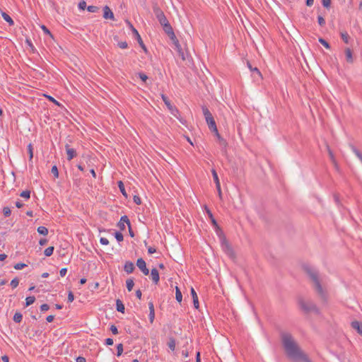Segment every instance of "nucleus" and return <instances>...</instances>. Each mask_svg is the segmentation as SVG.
I'll return each mask as SVG.
<instances>
[{
  "instance_id": "f257e3e1",
  "label": "nucleus",
  "mask_w": 362,
  "mask_h": 362,
  "mask_svg": "<svg viewBox=\"0 0 362 362\" xmlns=\"http://www.w3.org/2000/svg\"><path fill=\"white\" fill-rule=\"evenodd\" d=\"M281 339L283 346L288 357L293 359H301L305 362H311L307 356L301 351L290 333H281Z\"/></svg>"
},
{
  "instance_id": "f03ea898",
  "label": "nucleus",
  "mask_w": 362,
  "mask_h": 362,
  "mask_svg": "<svg viewBox=\"0 0 362 362\" xmlns=\"http://www.w3.org/2000/svg\"><path fill=\"white\" fill-rule=\"evenodd\" d=\"M303 269L312 281L314 289L319 298L323 303H327L328 300V293L320 283L318 272L308 264H304Z\"/></svg>"
},
{
  "instance_id": "7ed1b4c3",
  "label": "nucleus",
  "mask_w": 362,
  "mask_h": 362,
  "mask_svg": "<svg viewBox=\"0 0 362 362\" xmlns=\"http://www.w3.org/2000/svg\"><path fill=\"white\" fill-rule=\"evenodd\" d=\"M153 11L157 20L163 27V31L168 35L170 39L174 38L175 33L163 11L157 6H153Z\"/></svg>"
},
{
  "instance_id": "20e7f679",
  "label": "nucleus",
  "mask_w": 362,
  "mask_h": 362,
  "mask_svg": "<svg viewBox=\"0 0 362 362\" xmlns=\"http://www.w3.org/2000/svg\"><path fill=\"white\" fill-rule=\"evenodd\" d=\"M298 304L300 309L306 314L309 313H314L317 315L320 314V309L312 301H305L301 298L298 300Z\"/></svg>"
},
{
  "instance_id": "39448f33",
  "label": "nucleus",
  "mask_w": 362,
  "mask_h": 362,
  "mask_svg": "<svg viewBox=\"0 0 362 362\" xmlns=\"http://www.w3.org/2000/svg\"><path fill=\"white\" fill-rule=\"evenodd\" d=\"M221 247L223 250V252L231 259L235 258V253L227 240L225 235H223V240L221 242Z\"/></svg>"
},
{
  "instance_id": "423d86ee",
  "label": "nucleus",
  "mask_w": 362,
  "mask_h": 362,
  "mask_svg": "<svg viewBox=\"0 0 362 362\" xmlns=\"http://www.w3.org/2000/svg\"><path fill=\"white\" fill-rule=\"evenodd\" d=\"M161 98L165 103V105L167 106L168 110L170 112V113L175 117L176 118L179 119V110L177 108L171 104L170 99L168 96H166L165 94H161Z\"/></svg>"
},
{
  "instance_id": "0eeeda50",
  "label": "nucleus",
  "mask_w": 362,
  "mask_h": 362,
  "mask_svg": "<svg viewBox=\"0 0 362 362\" xmlns=\"http://www.w3.org/2000/svg\"><path fill=\"white\" fill-rule=\"evenodd\" d=\"M170 40L173 42V44L175 45V49L177 52L179 57H180L182 60L185 61L186 59L187 54L183 51L176 36L175 35V37Z\"/></svg>"
},
{
  "instance_id": "6e6552de",
  "label": "nucleus",
  "mask_w": 362,
  "mask_h": 362,
  "mask_svg": "<svg viewBox=\"0 0 362 362\" xmlns=\"http://www.w3.org/2000/svg\"><path fill=\"white\" fill-rule=\"evenodd\" d=\"M136 266L140 269L144 275H148L149 274V270L146 267V262L142 258L137 259Z\"/></svg>"
},
{
  "instance_id": "1a4fd4ad",
  "label": "nucleus",
  "mask_w": 362,
  "mask_h": 362,
  "mask_svg": "<svg viewBox=\"0 0 362 362\" xmlns=\"http://www.w3.org/2000/svg\"><path fill=\"white\" fill-rule=\"evenodd\" d=\"M204 209H205L206 212L208 214V216H209V218H210V220L211 221L212 225L214 226L215 228L218 229L222 233V230L219 227V226H218L217 221H216V219L214 218V217L213 216V214L211 213V210L206 206H204Z\"/></svg>"
},
{
  "instance_id": "9d476101",
  "label": "nucleus",
  "mask_w": 362,
  "mask_h": 362,
  "mask_svg": "<svg viewBox=\"0 0 362 362\" xmlns=\"http://www.w3.org/2000/svg\"><path fill=\"white\" fill-rule=\"evenodd\" d=\"M351 327L357 331V332L362 336V322H360L357 320L352 321L351 323Z\"/></svg>"
},
{
  "instance_id": "9b49d317",
  "label": "nucleus",
  "mask_w": 362,
  "mask_h": 362,
  "mask_svg": "<svg viewBox=\"0 0 362 362\" xmlns=\"http://www.w3.org/2000/svg\"><path fill=\"white\" fill-rule=\"evenodd\" d=\"M206 122L209 126V129L213 132H217V127H216V122L214 119V117H209V119H206Z\"/></svg>"
},
{
  "instance_id": "f8f14e48",
  "label": "nucleus",
  "mask_w": 362,
  "mask_h": 362,
  "mask_svg": "<svg viewBox=\"0 0 362 362\" xmlns=\"http://www.w3.org/2000/svg\"><path fill=\"white\" fill-rule=\"evenodd\" d=\"M65 147H66V153H67V159L69 160H71L76 156V151H75V149L70 148L69 144H66Z\"/></svg>"
},
{
  "instance_id": "ddd939ff",
  "label": "nucleus",
  "mask_w": 362,
  "mask_h": 362,
  "mask_svg": "<svg viewBox=\"0 0 362 362\" xmlns=\"http://www.w3.org/2000/svg\"><path fill=\"white\" fill-rule=\"evenodd\" d=\"M148 308H149V321L152 324L155 319V310H154V305L153 302L148 303Z\"/></svg>"
},
{
  "instance_id": "4468645a",
  "label": "nucleus",
  "mask_w": 362,
  "mask_h": 362,
  "mask_svg": "<svg viewBox=\"0 0 362 362\" xmlns=\"http://www.w3.org/2000/svg\"><path fill=\"white\" fill-rule=\"evenodd\" d=\"M103 10H104V12H103V17H104V18H105V19H114V14H113L112 11L110 10V8L107 6H105L104 7Z\"/></svg>"
},
{
  "instance_id": "2eb2a0df",
  "label": "nucleus",
  "mask_w": 362,
  "mask_h": 362,
  "mask_svg": "<svg viewBox=\"0 0 362 362\" xmlns=\"http://www.w3.org/2000/svg\"><path fill=\"white\" fill-rule=\"evenodd\" d=\"M134 269H135L134 264L132 262L127 261L125 262L124 266V270L127 274L132 273L134 272Z\"/></svg>"
},
{
  "instance_id": "dca6fc26",
  "label": "nucleus",
  "mask_w": 362,
  "mask_h": 362,
  "mask_svg": "<svg viewBox=\"0 0 362 362\" xmlns=\"http://www.w3.org/2000/svg\"><path fill=\"white\" fill-rule=\"evenodd\" d=\"M346 60L348 63L352 64L354 62L352 51L350 48L347 47L344 50Z\"/></svg>"
},
{
  "instance_id": "f3484780",
  "label": "nucleus",
  "mask_w": 362,
  "mask_h": 362,
  "mask_svg": "<svg viewBox=\"0 0 362 362\" xmlns=\"http://www.w3.org/2000/svg\"><path fill=\"white\" fill-rule=\"evenodd\" d=\"M151 275L152 281H153V283L155 284H158V283L159 281L158 271L156 268L152 269L151 272Z\"/></svg>"
},
{
  "instance_id": "a211bd4d",
  "label": "nucleus",
  "mask_w": 362,
  "mask_h": 362,
  "mask_svg": "<svg viewBox=\"0 0 362 362\" xmlns=\"http://www.w3.org/2000/svg\"><path fill=\"white\" fill-rule=\"evenodd\" d=\"M213 132L215 134L216 136L217 137L219 144L221 146L226 148L227 146V145H228V143H227L226 140L225 139H223L220 135V134L218 133V130H217V132Z\"/></svg>"
},
{
  "instance_id": "6ab92c4d",
  "label": "nucleus",
  "mask_w": 362,
  "mask_h": 362,
  "mask_svg": "<svg viewBox=\"0 0 362 362\" xmlns=\"http://www.w3.org/2000/svg\"><path fill=\"white\" fill-rule=\"evenodd\" d=\"M191 295L193 299L194 306L197 309L199 308V300L197 294L193 288H191Z\"/></svg>"
},
{
  "instance_id": "aec40b11",
  "label": "nucleus",
  "mask_w": 362,
  "mask_h": 362,
  "mask_svg": "<svg viewBox=\"0 0 362 362\" xmlns=\"http://www.w3.org/2000/svg\"><path fill=\"white\" fill-rule=\"evenodd\" d=\"M116 309L118 312L124 313L125 310L124 305L119 299L116 300Z\"/></svg>"
},
{
  "instance_id": "412c9836",
  "label": "nucleus",
  "mask_w": 362,
  "mask_h": 362,
  "mask_svg": "<svg viewBox=\"0 0 362 362\" xmlns=\"http://www.w3.org/2000/svg\"><path fill=\"white\" fill-rule=\"evenodd\" d=\"M167 345L168 346V348L171 350V351H175V346H176V340L174 337H169V339H168V341L167 343Z\"/></svg>"
},
{
  "instance_id": "4be33fe9",
  "label": "nucleus",
  "mask_w": 362,
  "mask_h": 362,
  "mask_svg": "<svg viewBox=\"0 0 362 362\" xmlns=\"http://www.w3.org/2000/svg\"><path fill=\"white\" fill-rule=\"evenodd\" d=\"M1 16H2L3 18L9 24V25H14L13 20L11 18V17L8 14H7L5 12H1Z\"/></svg>"
},
{
  "instance_id": "5701e85b",
  "label": "nucleus",
  "mask_w": 362,
  "mask_h": 362,
  "mask_svg": "<svg viewBox=\"0 0 362 362\" xmlns=\"http://www.w3.org/2000/svg\"><path fill=\"white\" fill-rule=\"evenodd\" d=\"M117 185H118V187L121 192V193L122 194V195L125 197V198H127V194L126 192V190H125V187H124V185L122 181H119L117 182Z\"/></svg>"
},
{
  "instance_id": "b1692460",
  "label": "nucleus",
  "mask_w": 362,
  "mask_h": 362,
  "mask_svg": "<svg viewBox=\"0 0 362 362\" xmlns=\"http://www.w3.org/2000/svg\"><path fill=\"white\" fill-rule=\"evenodd\" d=\"M351 149L352 150V151L354 153V154L356 156V157L361 160V162L362 163V153H361V151L356 148V147H355L354 146L351 145Z\"/></svg>"
},
{
  "instance_id": "393cba45",
  "label": "nucleus",
  "mask_w": 362,
  "mask_h": 362,
  "mask_svg": "<svg viewBox=\"0 0 362 362\" xmlns=\"http://www.w3.org/2000/svg\"><path fill=\"white\" fill-rule=\"evenodd\" d=\"M202 112L204 115L205 119H209V117H213L212 114L206 106L202 107Z\"/></svg>"
},
{
  "instance_id": "a878e982",
  "label": "nucleus",
  "mask_w": 362,
  "mask_h": 362,
  "mask_svg": "<svg viewBox=\"0 0 362 362\" xmlns=\"http://www.w3.org/2000/svg\"><path fill=\"white\" fill-rule=\"evenodd\" d=\"M175 298L177 301L179 303H181L182 300V295L181 291L177 286H176L175 288Z\"/></svg>"
},
{
  "instance_id": "bb28decb",
  "label": "nucleus",
  "mask_w": 362,
  "mask_h": 362,
  "mask_svg": "<svg viewBox=\"0 0 362 362\" xmlns=\"http://www.w3.org/2000/svg\"><path fill=\"white\" fill-rule=\"evenodd\" d=\"M134 286V282L132 279H128L126 281V286H127L128 291H131L133 289Z\"/></svg>"
},
{
  "instance_id": "cd10ccee",
  "label": "nucleus",
  "mask_w": 362,
  "mask_h": 362,
  "mask_svg": "<svg viewBox=\"0 0 362 362\" xmlns=\"http://www.w3.org/2000/svg\"><path fill=\"white\" fill-rule=\"evenodd\" d=\"M340 35H341L342 40L344 42V43H346V44L349 43L350 37L346 32H341Z\"/></svg>"
},
{
  "instance_id": "c85d7f7f",
  "label": "nucleus",
  "mask_w": 362,
  "mask_h": 362,
  "mask_svg": "<svg viewBox=\"0 0 362 362\" xmlns=\"http://www.w3.org/2000/svg\"><path fill=\"white\" fill-rule=\"evenodd\" d=\"M22 320L23 315L19 312H16L13 316V321L16 323H20L22 321Z\"/></svg>"
},
{
  "instance_id": "c756f323",
  "label": "nucleus",
  "mask_w": 362,
  "mask_h": 362,
  "mask_svg": "<svg viewBox=\"0 0 362 362\" xmlns=\"http://www.w3.org/2000/svg\"><path fill=\"white\" fill-rule=\"evenodd\" d=\"M326 147H327V151H328V154H329V158L330 160H332V162L333 163H336V160H335V158H334V153L332 152V151L331 150L328 144H326Z\"/></svg>"
},
{
  "instance_id": "7c9ffc66",
  "label": "nucleus",
  "mask_w": 362,
  "mask_h": 362,
  "mask_svg": "<svg viewBox=\"0 0 362 362\" xmlns=\"http://www.w3.org/2000/svg\"><path fill=\"white\" fill-rule=\"evenodd\" d=\"M42 95L45 98H47L49 101L52 102L55 105H57L59 107H64L63 105L61 103H59L57 100H56L53 97L46 95V94H42Z\"/></svg>"
},
{
  "instance_id": "2f4dec72",
  "label": "nucleus",
  "mask_w": 362,
  "mask_h": 362,
  "mask_svg": "<svg viewBox=\"0 0 362 362\" xmlns=\"http://www.w3.org/2000/svg\"><path fill=\"white\" fill-rule=\"evenodd\" d=\"M35 301V296H28L25 298V307H28Z\"/></svg>"
},
{
  "instance_id": "473e14b6",
  "label": "nucleus",
  "mask_w": 362,
  "mask_h": 362,
  "mask_svg": "<svg viewBox=\"0 0 362 362\" xmlns=\"http://www.w3.org/2000/svg\"><path fill=\"white\" fill-rule=\"evenodd\" d=\"M37 230L40 235H47L48 234V229L45 226H39Z\"/></svg>"
},
{
  "instance_id": "72a5a7b5",
  "label": "nucleus",
  "mask_w": 362,
  "mask_h": 362,
  "mask_svg": "<svg viewBox=\"0 0 362 362\" xmlns=\"http://www.w3.org/2000/svg\"><path fill=\"white\" fill-rule=\"evenodd\" d=\"M54 247L53 246L48 247L44 251V254L47 257H49L53 254Z\"/></svg>"
},
{
  "instance_id": "f704fd0d",
  "label": "nucleus",
  "mask_w": 362,
  "mask_h": 362,
  "mask_svg": "<svg viewBox=\"0 0 362 362\" xmlns=\"http://www.w3.org/2000/svg\"><path fill=\"white\" fill-rule=\"evenodd\" d=\"M136 76L144 83H146L147 80L148 79L147 75L143 72L138 73Z\"/></svg>"
},
{
  "instance_id": "c9c22d12",
  "label": "nucleus",
  "mask_w": 362,
  "mask_h": 362,
  "mask_svg": "<svg viewBox=\"0 0 362 362\" xmlns=\"http://www.w3.org/2000/svg\"><path fill=\"white\" fill-rule=\"evenodd\" d=\"M28 152L29 154V160L32 161V159L33 158V148L31 144H29L28 146Z\"/></svg>"
},
{
  "instance_id": "e433bc0d",
  "label": "nucleus",
  "mask_w": 362,
  "mask_h": 362,
  "mask_svg": "<svg viewBox=\"0 0 362 362\" xmlns=\"http://www.w3.org/2000/svg\"><path fill=\"white\" fill-rule=\"evenodd\" d=\"M115 238L118 242H122L124 240V236L122 233L119 231H116L115 233Z\"/></svg>"
},
{
  "instance_id": "4c0bfd02",
  "label": "nucleus",
  "mask_w": 362,
  "mask_h": 362,
  "mask_svg": "<svg viewBox=\"0 0 362 362\" xmlns=\"http://www.w3.org/2000/svg\"><path fill=\"white\" fill-rule=\"evenodd\" d=\"M124 349H123V344H118L117 345V356H120L123 353Z\"/></svg>"
},
{
  "instance_id": "58836bf2",
  "label": "nucleus",
  "mask_w": 362,
  "mask_h": 362,
  "mask_svg": "<svg viewBox=\"0 0 362 362\" xmlns=\"http://www.w3.org/2000/svg\"><path fill=\"white\" fill-rule=\"evenodd\" d=\"M20 196L23 198H25L26 199H30V190H25V191H23L21 194H20Z\"/></svg>"
},
{
  "instance_id": "ea45409f",
  "label": "nucleus",
  "mask_w": 362,
  "mask_h": 362,
  "mask_svg": "<svg viewBox=\"0 0 362 362\" xmlns=\"http://www.w3.org/2000/svg\"><path fill=\"white\" fill-rule=\"evenodd\" d=\"M3 214H4V216L5 217H8V216H11V211L10 208H9V207H8V206H4V207L3 208Z\"/></svg>"
},
{
  "instance_id": "a19ab883",
  "label": "nucleus",
  "mask_w": 362,
  "mask_h": 362,
  "mask_svg": "<svg viewBox=\"0 0 362 362\" xmlns=\"http://www.w3.org/2000/svg\"><path fill=\"white\" fill-rule=\"evenodd\" d=\"M19 284V279L16 277L13 279L11 280L10 285L13 288H16Z\"/></svg>"
},
{
  "instance_id": "79ce46f5",
  "label": "nucleus",
  "mask_w": 362,
  "mask_h": 362,
  "mask_svg": "<svg viewBox=\"0 0 362 362\" xmlns=\"http://www.w3.org/2000/svg\"><path fill=\"white\" fill-rule=\"evenodd\" d=\"M318 41H319V42L320 44H322L327 49H329L330 48L329 44L325 39H323L322 37H320Z\"/></svg>"
},
{
  "instance_id": "37998d69",
  "label": "nucleus",
  "mask_w": 362,
  "mask_h": 362,
  "mask_svg": "<svg viewBox=\"0 0 362 362\" xmlns=\"http://www.w3.org/2000/svg\"><path fill=\"white\" fill-rule=\"evenodd\" d=\"M120 221H122V223H127V226L131 225L130 221L127 216L124 215L120 218Z\"/></svg>"
},
{
  "instance_id": "c03bdc74",
  "label": "nucleus",
  "mask_w": 362,
  "mask_h": 362,
  "mask_svg": "<svg viewBox=\"0 0 362 362\" xmlns=\"http://www.w3.org/2000/svg\"><path fill=\"white\" fill-rule=\"evenodd\" d=\"M27 265L24 263H17L14 265V269H16V270H20V269H22L23 268H25Z\"/></svg>"
},
{
  "instance_id": "a18cd8bd",
  "label": "nucleus",
  "mask_w": 362,
  "mask_h": 362,
  "mask_svg": "<svg viewBox=\"0 0 362 362\" xmlns=\"http://www.w3.org/2000/svg\"><path fill=\"white\" fill-rule=\"evenodd\" d=\"M51 172L55 177H59V171H58V168L56 165L52 166V168L51 169Z\"/></svg>"
},
{
  "instance_id": "49530a36",
  "label": "nucleus",
  "mask_w": 362,
  "mask_h": 362,
  "mask_svg": "<svg viewBox=\"0 0 362 362\" xmlns=\"http://www.w3.org/2000/svg\"><path fill=\"white\" fill-rule=\"evenodd\" d=\"M211 173H212L213 178H214L215 183L219 182L218 176V174H217L216 170L212 169Z\"/></svg>"
},
{
  "instance_id": "de8ad7c7",
  "label": "nucleus",
  "mask_w": 362,
  "mask_h": 362,
  "mask_svg": "<svg viewBox=\"0 0 362 362\" xmlns=\"http://www.w3.org/2000/svg\"><path fill=\"white\" fill-rule=\"evenodd\" d=\"M317 22L320 26H324L325 25V20L322 16H317Z\"/></svg>"
},
{
  "instance_id": "09e8293b",
  "label": "nucleus",
  "mask_w": 362,
  "mask_h": 362,
  "mask_svg": "<svg viewBox=\"0 0 362 362\" xmlns=\"http://www.w3.org/2000/svg\"><path fill=\"white\" fill-rule=\"evenodd\" d=\"M322 4L325 8H329L331 5V0H322Z\"/></svg>"
},
{
  "instance_id": "8fccbe9b",
  "label": "nucleus",
  "mask_w": 362,
  "mask_h": 362,
  "mask_svg": "<svg viewBox=\"0 0 362 362\" xmlns=\"http://www.w3.org/2000/svg\"><path fill=\"white\" fill-rule=\"evenodd\" d=\"M248 66H249V68H250V69L251 70L252 72L255 73L259 76H261V73H260L259 70L257 68L255 67V68L252 69L250 64H248Z\"/></svg>"
},
{
  "instance_id": "3c124183",
  "label": "nucleus",
  "mask_w": 362,
  "mask_h": 362,
  "mask_svg": "<svg viewBox=\"0 0 362 362\" xmlns=\"http://www.w3.org/2000/svg\"><path fill=\"white\" fill-rule=\"evenodd\" d=\"M134 202L137 204L140 205L141 204V199L138 195H134L133 197Z\"/></svg>"
},
{
  "instance_id": "603ef678",
  "label": "nucleus",
  "mask_w": 362,
  "mask_h": 362,
  "mask_svg": "<svg viewBox=\"0 0 362 362\" xmlns=\"http://www.w3.org/2000/svg\"><path fill=\"white\" fill-rule=\"evenodd\" d=\"M78 8L80 10H85V8H86V2L85 1H81L79 2L78 4Z\"/></svg>"
},
{
  "instance_id": "864d4df0",
  "label": "nucleus",
  "mask_w": 362,
  "mask_h": 362,
  "mask_svg": "<svg viewBox=\"0 0 362 362\" xmlns=\"http://www.w3.org/2000/svg\"><path fill=\"white\" fill-rule=\"evenodd\" d=\"M117 226L119 228L120 230L123 231L125 230V223H122V221H119L117 224Z\"/></svg>"
},
{
  "instance_id": "5fc2aeb1",
  "label": "nucleus",
  "mask_w": 362,
  "mask_h": 362,
  "mask_svg": "<svg viewBox=\"0 0 362 362\" xmlns=\"http://www.w3.org/2000/svg\"><path fill=\"white\" fill-rule=\"evenodd\" d=\"M41 28L42 29L45 34H47V35H50L51 37H52V35L50 33L49 30L45 25H42Z\"/></svg>"
},
{
  "instance_id": "6e6d98bb",
  "label": "nucleus",
  "mask_w": 362,
  "mask_h": 362,
  "mask_svg": "<svg viewBox=\"0 0 362 362\" xmlns=\"http://www.w3.org/2000/svg\"><path fill=\"white\" fill-rule=\"evenodd\" d=\"M110 330H111V332H112V333L113 334H118L117 327L115 325H112L110 326Z\"/></svg>"
},
{
  "instance_id": "4d7b16f0",
  "label": "nucleus",
  "mask_w": 362,
  "mask_h": 362,
  "mask_svg": "<svg viewBox=\"0 0 362 362\" xmlns=\"http://www.w3.org/2000/svg\"><path fill=\"white\" fill-rule=\"evenodd\" d=\"M68 302L71 303V302H73L74 300V293L73 292L71 291H69V294H68Z\"/></svg>"
},
{
  "instance_id": "13d9d810",
  "label": "nucleus",
  "mask_w": 362,
  "mask_h": 362,
  "mask_svg": "<svg viewBox=\"0 0 362 362\" xmlns=\"http://www.w3.org/2000/svg\"><path fill=\"white\" fill-rule=\"evenodd\" d=\"M49 309V306L48 304L45 303L40 306V310L42 312L47 311Z\"/></svg>"
},
{
  "instance_id": "bf43d9fd",
  "label": "nucleus",
  "mask_w": 362,
  "mask_h": 362,
  "mask_svg": "<svg viewBox=\"0 0 362 362\" xmlns=\"http://www.w3.org/2000/svg\"><path fill=\"white\" fill-rule=\"evenodd\" d=\"M118 46L122 49H126L127 47V42H118Z\"/></svg>"
},
{
  "instance_id": "052dcab7",
  "label": "nucleus",
  "mask_w": 362,
  "mask_h": 362,
  "mask_svg": "<svg viewBox=\"0 0 362 362\" xmlns=\"http://www.w3.org/2000/svg\"><path fill=\"white\" fill-rule=\"evenodd\" d=\"M128 24H129V27H130L131 30H132V32H133L134 35L135 36H136V35H139L138 31H137V30L134 28V26H133V25H132L129 22H128Z\"/></svg>"
},
{
  "instance_id": "680f3d73",
  "label": "nucleus",
  "mask_w": 362,
  "mask_h": 362,
  "mask_svg": "<svg viewBox=\"0 0 362 362\" xmlns=\"http://www.w3.org/2000/svg\"><path fill=\"white\" fill-rule=\"evenodd\" d=\"M48 240L46 238H41L39 241V244L41 246L45 245L47 243Z\"/></svg>"
},
{
  "instance_id": "e2e57ef3",
  "label": "nucleus",
  "mask_w": 362,
  "mask_h": 362,
  "mask_svg": "<svg viewBox=\"0 0 362 362\" xmlns=\"http://www.w3.org/2000/svg\"><path fill=\"white\" fill-rule=\"evenodd\" d=\"M66 272H67L66 268L61 269V270L59 271L60 276L62 277L64 276L66 274Z\"/></svg>"
},
{
  "instance_id": "0e129e2a",
  "label": "nucleus",
  "mask_w": 362,
  "mask_h": 362,
  "mask_svg": "<svg viewBox=\"0 0 362 362\" xmlns=\"http://www.w3.org/2000/svg\"><path fill=\"white\" fill-rule=\"evenodd\" d=\"M100 242L102 245H108L109 241L106 238H101Z\"/></svg>"
},
{
  "instance_id": "69168bd1",
  "label": "nucleus",
  "mask_w": 362,
  "mask_h": 362,
  "mask_svg": "<svg viewBox=\"0 0 362 362\" xmlns=\"http://www.w3.org/2000/svg\"><path fill=\"white\" fill-rule=\"evenodd\" d=\"M114 343L113 339L111 338H107L105 339V344L108 346L112 345Z\"/></svg>"
},
{
  "instance_id": "338daca9",
  "label": "nucleus",
  "mask_w": 362,
  "mask_h": 362,
  "mask_svg": "<svg viewBox=\"0 0 362 362\" xmlns=\"http://www.w3.org/2000/svg\"><path fill=\"white\" fill-rule=\"evenodd\" d=\"M148 254L155 253V252H156V248L153 247H148Z\"/></svg>"
},
{
  "instance_id": "774afa93",
  "label": "nucleus",
  "mask_w": 362,
  "mask_h": 362,
  "mask_svg": "<svg viewBox=\"0 0 362 362\" xmlns=\"http://www.w3.org/2000/svg\"><path fill=\"white\" fill-rule=\"evenodd\" d=\"M76 362H86V360L83 356H78L76 358Z\"/></svg>"
}]
</instances>
